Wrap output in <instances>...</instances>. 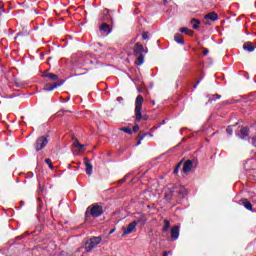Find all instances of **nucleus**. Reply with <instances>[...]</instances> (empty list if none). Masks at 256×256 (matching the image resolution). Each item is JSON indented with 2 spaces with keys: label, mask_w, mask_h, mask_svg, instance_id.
<instances>
[{
  "label": "nucleus",
  "mask_w": 256,
  "mask_h": 256,
  "mask_svg": "<svg viewBox=\"0 0 256 256\" xmlns=\"http://www.w3.org/2000/svg\"><path fill=\"white\" fill-rule=\"evenodd\" d=\"M185 196H187V189L185 188H168L164 194V200L171 203L175 197L183 199Z\"/></svg>",
  "instance_id": "nucleus-1"
},
{
  "label": "nucleus",
  "mask_w": 256,
  "mask_h": 256,
  "mask_svg": "<svg viewBox=\"0 0 256 256\" xmlns=\"http://www.w3.org/2000/svg\"><path fill=\"white\" fill-rule=\"evenodd\" d=\"M134 55L137 57L135 64L138 66L143 65L145 63V55L149 53V50L143 47L141 44L136 43L133 47Z\"/></svg>",
  "instance_id": "nucleus-2"
},
{
  "label": "nucleus",
  "mask_w": 256,
  "mask_h": 256,
  "mask_svg": "<svg viewBox=\"0 0 256 256\" xmlns=\"http://www.w3.org/2000/svg\"><path fill=\"white\" fill-rule=\"evenodd\" d=\"M145 99H143L142 95H138L135 100V115H136V121L137 123L141 122V119H144V121H147V116H143L141 114V111L143 109V102Z\"/></svg>",
  "instance_id": "nucleus-3"
},
{
  "label": "nucleus",
  "mask_w": 256,
  "mask_h": 256,
  "mask_svg": "<svg viewBox=\"0 0 256 256\" xmlns=\"http://www.w3.org/2000/svg\"><path fill=\"white\" fill-rule=\"evenodd\" d=\"M103 215V206H99L98 204H93L86 209L85 217H101Z\"/></svg>",
  "instance_id": "nucleus-4"
},
{
  "label": "nucleus",
  "mask_w": 256,
  "mask_h": 256,
  "mask_svg": "<svg viewBox=\"0 0 256 256\" xmlns=\"http://www.w3.org/2000/svg\"><path fill=\"white\" fill-rule=\"evenodd\" d=\"M101 241H103V238L101 236H94L88 239L85 243V250L87 251V253L93 251V249H95L97 245L101 243Z\"/></svg>",
  "instance_id": "nucleus-5"
},
{
  "label": "nucleus",
  "mask_w": 256,
  "mask_h": 256,
  "mask_svg": "<svg viewBox=\"0 0 256 256\" xmlns=\"http://www.w3.org/2000/svg\"><path fill=\"white\" fill-rule=\"evenodd\" d=\"M48 143H49V136H40L39 138H37L36 143L34 144L35 150L39 152L42 149H45Z\"/></svg>",
  "instance_id": "nucleus-6"
},
{
  "label": "nucleus",
  "mask_w": 256,
  "mask_h": 256,
  "mask_svg": "<svg viewBox=\"0 0 256 256\" xmlns=\"http://www.w3.org/2000/svg\"><path fill=\"white\" fill-rule=\"evenodd\" d=\"M137 229V222L132 221L130 224H128L127 228L123 231L122 237H125V235H131L133 231Z\"/></svg>",
  "instance_id": "nucleus-7"
},
{
  "label": "nucleus",
  "mask_w": 256,
  "mask_h": 256,
  "mask_svg": "<svg viewBox=\"0 0 256 256\" xmlns=\"http://www.w3.org/2000/svg\"><path fill=\"white\" fill-rule=\"evenodd\" d=\"M134 219H136L135 221L137 222V225H145V223H147V216L143 213L134 214Z\"/></svg>",
  "instance_id": "nucleus-8"
},
{
  "label": "nucleus",
  "mask_w": 256,
  "mask_h": 256,
  "mask_svg": "<svg viewBox=\"0 0 256 256\" xmlns=\"http://www.w3.org/2000/svg\"><path fill=\"white\" fill-rule=\"evenodd\" d=\"M255 168H256L255 159H249L244 165V169H246V171H255Z\"/></svg>",
  "instance_id": "nucleus-9"
},
{
  "label": "nucleus",
  "mask_w": 256,
  "mask_h": 256,
  "mask_svg": "<svg viewBox=\"0 0 256 256\" xmlns=\"http://www.w3.org/2000/svg\"><path fill=\"white\" fill-rule=\"evenodd\" d=\"M63 83H65L64 80H62L60 83L46 84L43 88V91H54V89H57V87H61Z\"/></svg>",
  "instance_id": "nucleus-10"
},
{
  "label": "nucleus",
  "mask_w": 256,
  "mask_h": 256,
  "mask_svg": "<svg viewBox=\"0 0 256 256\" xmlns=\"http://www.w3.org/2000/svg\"><path fill=\"white\" fill-rule=\"evenodd\" d=\"M170 237L172 241L179 239V226H174L170 230Z\"/></svg>",
  "instance_id": "nucleus-11"
},
{
  "label": "nucleus",
  "mask_w": 256,
  "mask_h": 256,
  "mask_svg": "<svg viewBox=\"0 0 256 256\" xmlns=\"http://www.w3.org/2000/svg\"><path fill=\"white\" fill-rule=\"evenodd\" d=\"M205 21H217L219 19V15L215 12H210L204 16Z\"/></svg>",
  "instance_id": "nucleus-12"
},
{
  "label": "nucleus",
  "mask_w": 256,
  "mask_h": 256,
  "mask_svg": "<svg viewBox=\"0 0 256 256\" xmlns=\"http://www.w3.org/2000/svg\"><path fill=\"white\" fill-rule=\"evenodd\" d=\"M100 31L102 33H104V35H109V33H111L112 29H111V26L107 23H103L101 26H100Z\"/></svg>",
  "instance_id": "nucleus-13"
},
{
  "label": "nucleus",
  "mask_w": 256,
  "mask_h": 256,
  "mask_svg": "<svg viewBox=\"0 0 256 256\" xmlns=\"http://www.w3.org/2000/svg\"><path fill=\"white\" fill-rule=\"evenodd\" d=\"M193 169V161L187 160L183 165V172L189 173Z\"/></svg>",
  "instance_id": "nucleus-14"
},
{
  "label": "nucleus",
  "mask_w": 256,
  "mask_h": 256,
  "mask_svg": "<svg viewBox=\"0 0 256 256\" xmlns=\"http://www.w3.org/2000/svg\"><path fill=\"white\" fill-rule=\"evenodd\" d=\"M238 137H240V139H245V138L249 137V128L242 127L240 129V133L238 134Z\"/></svg>",
  "instance_id": "nucleus-15"
},
{
  "label": "nucleus",
  "mask_w": 256,
  "mask_h": 256,
  "mask_svg": "<svg viewBox=\"0 0 256 256\" xmlns=\"http://www.w3.org/2000/svg\"><path fill=\"white\" fill-rule=\"evenodd\" d=\"M84 164H85V167H86L87 175H91V173H93V165L91 164V162H89V159L85 158L84 159Z\"/></svg>",
  "instance_id": "nucleus-16"
},
{
  "label": "nucleus",
  "mask_w": 256,
  "mask_h": 256,
  "mask_svg": "<svg viewBox=\"0 0 256 256\" xmlns=\"http://www.w3.org/2000/svg\"><path fill=\"white\" fill-rule=\"evenodd\" d=\"M42 77H46L47 79H50V81H57V79H59V76L53 73H44Z\"/></svg>",
  "instance_id": "nucleus-17"
},
{
  "label": "nucleus",
  "mask_w": 256,
  "mask_h": 256,
  "mask_svg": "<svg viewBox=\"0 0 256 256\" xmlns=\"http://www.w3.org/2000/svg\"><path fill=\"white\" fill-rule=\"evenodd\" d=\"M180 33H185L186 35H189L190 37H193L195 32L187 27L180 28Z\"/></svg>",
  "instance_id": "nucleus-18"
},
{
  "label": "nucleus",
  "mask_w": 256,
  "mask_h": 256,
  "mask_svg": "<svg viewBox=\"0 0 256 256\" xmlns=\"http://www.w3.org/2000/svg\"><path fill=\"white\" fill-rule=\"evenodd\" d=\"M174 40L176 43H179V45H185V40H183V34H175Z\"/></svg>",
  "instance_id": "nucleus-19"
},
{
  "label": "nucleus",
  "mask_w": 256,
  "mask_h": 256,
  "mask_svg": "<svg viewBox=\"0 0 256 256\" xmlns=\"http://www.w3.org/2000/svg\"><path fill=\"white\" fill-rule=\"evenodd\" d=\"M243 49H244L245 51H249L250 53L255 50V48L253 47V44H252L251 42L245 43V44L243 45Z\"/></svg>",
  "instance_id": "nucleus-20"
},
{
  "label": "nucleus",
  "mask_w": 256,
  "mask_h": 256,
  "mask_svg": "<svg viewBox=\"0 0 256 256\" xmlns=\"http://www.w3.org/2000/svg\"><path fill=\"white\" fill-rule=\"evenodd\" d=\"M190 23H191L193 29H197L199 27V25H201V21L199 19H195V18H193L190 21Z\"/></svg>",
  "instance_id": "nucleus-21"
},
{
  "label": "nucleus",
  "mask_w": 256,
  "mask_h": 256,
  "mask_svg": "<svg viewBox=\"0 0 256 256\" xmlns=\"http://www.w3.org/2000/svg\"><path fill=\"white\" fill-rule=\"evenodd\" d=\"M73 147H76L79 151H83V149H85V145L79 143V140H74Z\"/></svg>",
  "instance_id": "nucleus-22"
},
{
  "label": "nucleus",
  "mask_w": 256,
  "mask_h": 256,
  "mask_svg": "<svg viewBox=\"0 0 256 256\" xmlns=\"http://www.w3.org/2000/svg\"><path fill=\"white\" fill-rule=\"evenodd\" d=\"M243 203H244L245 209H247L248 211H253V205L251 204V202L245 199L243 200Z\"/></svg>",
  "instance_id": "nucleus-23"
},
{
  "label": "nucleus",
  "mask_w": 256,
  "mask_h": 256,
  "mask_svg": "<svg viewBox=\"0 0 256 256\" xmlns=\"http://www.w3.org/2000/svg\"><path fill=\"white\" fill-rule=\"evenodd\" d=\"M169 227H171V222L169 220H164V226L162 228L163 233H166V231H169Z\"/></svg>",
  "instance_id": "nucleus-24"
},
{
  "label": "nucleus",
  "mask_w": 256,
  "mask_h": 256,
  "mask_svg": "<svg viewBox=\"0 0 256 256\" xmlns=\"http://www.w3.org/2000/svg\"><path fill=\"white\" fill-rule=\"evenodd\" d=\"M147 135H149V133H144V134L140 133V134H138V137H137V139H138L137 145H141V141H143L144 137H147Z\"/></svg>",
  "instance_id": "nucleus-25"
},
{
  "label": "nucleus",
  "mask_w": 256,
  "mask_h": 256,
  "mask_svg": "<svg viewBox=\"0 0 256 256\" xmlns=\"http://www.w3.org/2000/svg\"><path fill=\"white\" fill-rule=\"evenodd\" d=\"M45 163L49 166V169L53 170L55 169V167L53 166V162L51 161V159L47 158L45 160Z\"/></svg>",
  "instance_id": "nucleus-26"
},
{
  "label": "nucleus",
  "mask_w": 256,
  "mask_h": 256,
  "mask_svg": "<svg viewBox=\"0 0 256 256\" xmlns=\"http://www.w3.org/2000/svg\"><path fill=\"white\" fill-rule=\"evenodd\" d=\"M217 99H221V95L219 94H214L212 97L209 99V101H217Z\"/></svg>",
  "instance_id": "nucleus-27"
},
{
  "label": "nucleus",
  "mask_w": 256,
  "mask_h": 256,
  "mask_svg": "<svg viewBox=\"0 0 256 256\" xmlns=\"http://www.w3.org/2000/svg\"><path fill=\"white\" fill-rule=\"evenodd\" d=\"M120 131H123L124 133H127L128 135H131L133 131L130 130V128H120Z\"/></svg>",
  "instance_id": "nucleus-28"
},
{
  "label": "nucleus",
  "mask_w": 256,
  "mask_h": 256,
  "mask_svg": "<svg viewBox=\"0 0 256 256\" xmlns=\"http://www.w3.org/2000/svg\"><path fill=\"white\" fill-rule=\"evenodd\" d=\"M142 39H144V40L149 39V33L148 32H143L142 33Z\"/></svg>",
  "instance_id": "nucleus-29"
},
{
  "label": "nucleus",
  "mask_w": 256,
  "mask_h": 256,
  "mask_svg": "<svg viewBox=\"0 0 256 256\" xmlns=\"http://www.w3.org/2000/svg\"><path fill=\"white\" fill-rule=\"evenodd\" d=\"M226 133H227L228 135H233V128H231L230 126L227 127Z\"/></svg>",
  "instance_id": "nucleus-30"
},
{
  "label": "nucleus",
  "mask_w": 256,
  "mask_h": 256,
  "mask_svg": "<svg viewBox=\"0 0 256 256\" xmlns=\"http://www.w3.org/2000/svg\"><path fill=\"white\" fill-rule=\"evenodd\" d=\"M252 145H253L254 147H256V134H255V136L252 138Z\"/></svg>",
  "instance_id": "nucleus-31"
},
{
  "label": "nucleus",
  "mask_w": 256,
  "mask_h": 256,
  "mask_svg": "<svg viewBox=\"0 0 256 256\" xmlns=\"http://www.w3.org/2000/svg\"><path fill=\"white\" fill-rule=\"evenodd\" d=\"M133 131H134V133H137V131H139V125H135L133 127Z\"/></svg>",
  "instance_id": "nucleus-32"
},
{
  "label": "nucleus",
  "mask_w": 256,
  "mask_h": 256,
  "mask_svg": "<svg viewBox=\"0 0 256 256\" xmlns=\"http://www.w3.org/2000/svg\"><path fill=\"white\" fill-rule=\"evenodd\" d=\"M203 55H209V49L204 48Z\"/></svg>",
  "instance_id": "nucleus-33"
},
{
  "label": "nucleus",
  "mask_w": 256,
  "mask_h": 256,
  "mask_svg": "<svg viewBox=\"0 0 256 256\" xmlns=\"http://www.w3.org/2000/svg\"><path fill=\"white\" fill-rule=\"evenodd\" d=\"M181 165H183V162H182V161H180V162L176 165V168L181 169Z\"/></svg>",
  "instance_id": "nucleus-34"
},
{
  "label": "nucleus",
  "mask_w": 256,
  "mask_h": 256,
  "mask_svg": "<svg viewBox=\"0 0 256 256\" xmlns=\"http://www.w3.org/2000/svg\"><path fill=\"white\" fill-rule=\"evenodd\" d=\"M199 83H201V80H198V81L196 82V84L193 86L194 89H197V86L199 85Z\"/></svg>",
  "instance_id": "nucleus-35"
},
{
  "label": "nucleus",
  "mask_w": 256,
  "mask_h": 256,
  "mask_svg": "<svg viewBox=\"0 0 256 256\" xmlns=\"http://www.w3.org/2000/svg\"><path fill=\"white\" fill-rule=\"evenodd\" d=\"M179 173V168L175 167L174 169V175H177Z\"/></svg>",
  "instance_id": "nucleus-36"
},
{
  "label": "nucleus",
  "mask_w": 256,
  "mask_h": 256,
  "mask_svg": "<svg viewBox=\"0 0 256 256\" xmlns=\"http://www.w3.org/2000/svg\"><path fill=\"white\" fill-rule=\"evenodd\" d=\"M169 255H171V252H164L163 253V256H169Z\"/></svg>",
  "instance_id": "nucleus-37"
},
{
  "label": "nucleus",
  "mask_w": 256,
  "mask_h": 256,
  "mask_svg": "<svg viewBox=\"0 0 256 256\" xmlns=\"http://www.w3.org/2000/svg\"><path fill=\"white\" fill-rule=\"evenodd\" d=\"M117 101H118L119 103H121V101H123V97H118V98H117Z\"/></svg>",
  "instance_id": "nucleus-38"
},
{
  "label": "nucleus",
  "mask_w": 256,
  "mask_h": 256,
  "mask_svg": "<svg viewBox=\"0 0 256 256\" xmlns=\"http://www.w3.org/2000/svg\"><path fill=\"white\" fill-rule=\"evenodd\" d=\"M159 127H161V125H158V126H156V127L152 128V129H153V130H155V129H159Z\"/></svg>",
  "instance_id": "nucleus-39"
},
{
  "label": "nucleus",
  "mask_w": 256,
  "mask_h": 256,
  "mask_svg": "<svg viewBox=\"0 0 256 256\" xmlns=\"http://www.w3.org/2000/svg\"><path fill=\"white\" fill-rule=\"evenodd\" d=\"M112 233H115V229L110 230V235H112Z\"/></svg>",
  "instance_id": "nucleus-40"
},
{
  "label": "nucleus",
  "mask_w": 256,
  "mask_h": 256,
  "mask_svg": "<svg viewBox=\"0 0 256 256\" xmlns=\"http://www.w3.org/2000/svg\"><path fill=\"white\" fill-rule=\"evenodd\" d=\"M160 125H165V120L162 121V123Z\"/></svg>",
  "instance_id": "nucleus-41"
},
{
  "label": "nucleus",
  "mask_w": 256,
  "mask_h": 256,
  "mask_svg": "<svg viewBox=\"0 0 256 256\" xmlns=\"http://www.w3.org/2000/svg\"><path fill=\"white\" fill-rule=\"evenodd\" d=\"M20 203H21V205H25V202H24V201H21Z\"/></svg>",
  "instance_id": "nucleus-42"
},
{
  "label": "nucleus",
  "mask_w": 256,
  "mask_h": 256,
  "mask_svg": "<svg viewBox=\"0 0 256 256\" xmlns=\"http://www.w3.org/2000/svg\"><path fill=\"white\" fill-rule=\"evenodd\" d=\"M0 16H1V12H0Z\"/></svg>",
  "instance_id": "nucleus-43"
}]
</instances>
